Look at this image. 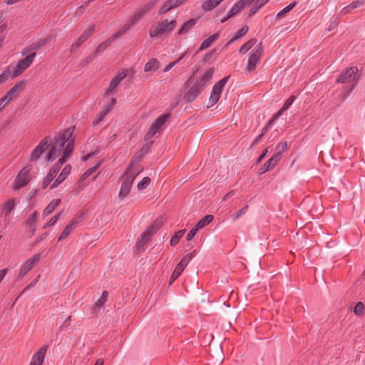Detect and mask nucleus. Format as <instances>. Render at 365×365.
I'll list each match as a JSON object with an SVG mask.
<instances>
[{
  "instance_id": "nucleus-34",
  "label": "nucleus",
  "mask_w": 365,
  "mask_h": 365,
  "mask_svg": "<svg viewBox=\"0 0 365 365\" xmlns=\"http://www.w3.org/2000/svg\"><path fill=\"white\" fill-rule=\"evenodd\" d=\"M257 40L255 38L250 39L248 41L245 43L240 48L239 51L242 54H245L247 52L255 43Z\"/></svg>"
},
{
  "instance_id": "nucleus-54",
  "label": "nucleus",
  "mask_w": 365,
  "mask_h": 365,
  "mask_svg": "<svg viewBox=\"0 0 365 365\" xmlns=\"http://www.w3.org/2000/svg\"><path fill=\"white\" fill-rule=\"evenodd\" d=\"M198 230V228L197 227H194L193 229H192L189 232L188 234L187 235V237H186V240L187 241H190L191 240L194 236L196 235L197 232Z\"/></svg>"
},
{
  "instance_id": "nucleus-31",
  "label": "nucleus",
  "mask_w": 365,
  "mask_h": 365,
  "mask_svg": "<svg viewBox=\"0 0 365 365\" xmlns=\"http://www.w3.org/2000/svg\"><path fill=\"white\" fill-rule=\"evenodd\" d=\"M185 267L180 264V263L178 264L176 267L175 268L171 277L170 279V284L173 283L174 281H175L181 274V273L185 269Z\"/></svg>"
},
{
  "instance_id": "nucleus-42",
  "label": "nucleus",
  "mask_w": 365,
  "mask_h": 365,
  "mask_svg": "<svg viewBox=\"0 0 365 365\" xmlns=\"http://www.w3.org/2000/svg\"><path fill=\"white\" fill-rule=\"evenodd\" d=\"M50 40H51L50 37L41 39L38 42H36V43H33L31 45V50H37L39 48H41V46H44L45 44H46Z\"/></svg>"
},
{
  "instance_id": "nucleus-4",
  "label": "nucleus",
  "mask_w": 365,
  "mask_h": 365,
  "mask_svg": "<svg viewBox=\"0 0 365 365\" xmlns=\"http://www.w3.org/2000/svg\"><path fill=\"white\" fill-rule=\"evenodd\" d=\"M360 78L359 69L356 66H351L343 71L337 78L336 83L351 84L349 92H351Z\"/></svg>"
},
{
  "instance_id": "nucleus-6",
  "label": "nucleus",
  "mask_w": 365,
  "mask_h": 365,
  "mask_svg": "<svg viewBox=\"0 0 365 365\" xmlns=\"http://www.w3.org/2000/svg\"><path fill=\"white\" fill-rule=\"evenodd\" d=\"M228 78L229 76H226L214 85L209 98L207 108L213 106L218 102L224 87L228 81Z\"/></svg>"
},
{
  "instance_id": "nucleus-3",
  "label": "nucleus",
  "mask_w": 365,
  "mask_h": 365,
  "mask_svg": "<svg viewBox=\"0 0 365 365\" xmlns=\"http://www.w3.org/2000/svg\"><path fill=\"white\" fill-rule=\"evenodd\" d=\"M140 171L141 169L138 165L133 164L122 176V185L118 193V198L120 201L124 200L129 195L133 182Z\"/></svg>"
},
{
  "instance_id": "nucleus-52",
  "label": "nucleus",
  "mask_w": 365,
  "mask_h": 365,
  "mask_svg": "<svg viewBox=\"0 0 365 365\" xmlns=\"http://www.w3.org/2000/svg\"><path fill=\"white\" fill-rule=\"evenodd\" d=\"M99 165H100V162H98L94 166H93L92 168H91L88 170H86L83 174V177L87 178V177L90 176L92 173H93L96 170V169L98 168Z\"/></svg>"
},
{
  "instance_id": "nucleus-26",
  "label": "nucleus",
  "mask_w": 365,
  "mask_h": 365,
  "mask_svg": "<svg viewBox=\"0 0 365 365\" xmlns=\"http://www.w3.org/2000/svg\"><path fill=\"white\" fill-rule=\"evenodd\" d=\"M219 36H220L219 33H216V34L210 36L209 38L205 39L202 41V43H201L200 46L199 48V51H202V50H205L207 48H208L212 42H214L215 41L218 39Z\"/></svg>"
},
{
  "instance_id": "nucleus-23",
  "label": "nucleus",
  "mask_w": 365,
  "mask_h": 365,
  "mask_svg": "<svg viewBox=\"0 0 365 365\" xmlns=\"http://www.w3.org/2000/svg\"><path fill=\"white\" fill-rule=\"evenodd\" d=\"M224 0H206L201 4L203 11H211L217 7Z\"/></svg>"
},
{
  "instance_id": "nucleus-20",
  "label": "nucleus",
  "mask_w": 365,
  "mask_h": 365,
  "mask_svg": "<svg viewBox=\"0 0 365 365\" xmlns=\"http://www.w3.org/2000/svg\"><path fill=\"white\" fill-rule=\"evenodd\" d=\"M25 81H21L17 83L14 87H12L6 94L5 96L10 100L13 101L22 90V87L24 85Z\"/></svg>"
},
{
  "instance_id": "nucleus-41",
  "label": "nucleus",
  "mask_w": 365,
  "mask_h": 365,
  "mask_svg": "<svg viewBox=\"0 0 365 365\" xmlns=\"http://www.w3.org/2000/svg\"><path fill=\"white\" fill-rule=\"evenodd\" d=\"M108 295V292L107 291H104L102 293L101 297L95 304V308H94L95 309L103 307L104 303L107 301Z\"/></svg>"
},
{
  "instance_id": "nucleus-63",
  "label": "nucleus",
  "mask_w": 365,
  "mask_h": 365,
  "mask_svg": "<svg viewBox=\"0 0 365 365\" xmlns=\"http://www.w3.org/2000/svg\"><path fill=\"white\" fill-rule=\"evenodd\" d=\"M6 274V269L0 270V282L4 278Z\"/></svg>"
},
{
  "instance_id": "nucleus-62",
  "label": "nucleus",
  "mask_w": 365,
  "mask_h": 365,
  "mask_svg": "<svg viewBox=\"0 0 365 365\" xmlns=\"http://www.w3.org/2000/svg\"><path fill=\"white\" fill-rule=\"evenodd\" d=\"M263 138L262 135H259L255 140L254 141L252 142V145H257V143H259L262 138Z\"/></svg>"
},
{
  "instance_id": "nucleus-5",
  "label": "nucleus",
  "mask_w": 365,
  "mask_h": 365,
  "mask_svg": "<svg viewBox=\"0 0 365 365\" xmlns=\"http://www.w3.org/2000/svg\"><path fill=\"white\" fill-rule=\"evenodd\" d=\"M176 25L177 21L174 19L170 21L166 19L163 21H158L155 26L150 29L149 35L151 38L160 37L166 33L172 31Z\"/></svg>"
},
{
  "instance_id": "nucleus-12",
  "label": "nucleus",
  "mask_w": 365,
  "mask_h": 365,
  "mask_svg": "<svg viewBox=\"0 0 365 365\" xmlns=\"http://www.w3.org/2000/svg\"><path fill=\"white\" fill-rule=\"evenodd\" d=\"M168 118V115H162L159 116L151 125L148 132L145 135V140H148L152 138L159 129L165 123Z\"/></svg>"
},
{
  "instance_id": "nucleus-53",
  "label": "nucleus",
  "mask_w": 365,
  "mask_h": 365,
  "mask_svg": "<svg viewBox=\"0 0 365 365\" xmlns=\"http://www.w3.org/2000/svg\"><path fill=\"white\" fill-rule=\"evenodd\" d=\"M60 214L54 215L51 218V220L47 222V224L44 226V228H46L47 227L53 226L54 225L56 222L58 220Z\"/></svg>"
},
{
  "instance_id": "nucleus-48",
  "label": "nucleus",
  "mask_w": 365,
  "mask_h": 365,
  "mask_svg": "<svg viewBox=\"0 0 365 365\" xmlns=\"http://www.w3.org/2000/svg\"><path fill=\"white\" fill-rule=\"evenodd\" d=\"M107 115L106 110H102L99 113L96 118L93 120V125H97L104 119L105 116Z\"/></svg>"
},
{
  "instance_id": "nucleus-49",
  "label": "nucleus",
  "mask_w": 365,
  "mask_h": 365,
  "mask_svg": "<svg viewBox=\"0 0 365 365\" xmlns=\"http://www.w3.org/2000/svg\"><path fill=\"white\" fill-rule=\"evenodd\" d=\"M11 101H10L5 95L0 98V112L9 105Z\"/></svg>"
},
{
  "instance_id": "nucleus-24",
  "label": "nucleus",
  "mask_w": 365,
  "mask_h": 365,
  "mask_svg": "<svg viewBox=\"0 0 365 365\" xmlns=\"http://www.w3.org/2000/svg\"><path fill=\"white\" fill-rule=\"evenodd\" d=\"M160 67V63L156 58L150 59L144 66V71H155Z\"/></svg>"
},
{
  "instance_id": "nucleus-2",
  "label": "nucleus",
  "mask_w": 365,
  "mask_h": 365,
  "mask_svg": "<svg viewBox=\"0 0 365 365\" xmlns=\"http://www.w3.org/2000/svg\"><path fill=\"white\" fill-rule=\"evenodd\" d=\"M215 72L214 68H210L205 71L204 74L196 80L195 83L190 86L187 91L185 93V98L188 102L194 101L197 96L204 90L206 83L211 80Z\"/></svg>"
},
{
  "instance_id": "nucleus-28",
  "label": "nucleus",
  "mask_w": 365,
  "mask_h": 365,
  "mask_svg": "<svg viewBox=\"0 0 365 365\" xmlns=\"http://www.w3.org/2000/svg\"><path fill=\"white\" fill-rule=\"evenodd\" d=\"M87 38H88L86 37V36L82 34L78 38L76 41L71 45L70 48V51L71 53H75L78 50V48L87 40Z\"/></svg>"
},
{
  "instance_id": "nucleus-19",
  "label": "nucleus",
  "mask_w": 365,
  "mask_h": 365,
  "mask_svg": "<svg viewBox=\"0 0 365 365\" xmlns=\"http://www.w3.org/2000/svg\"><path fill=\"white\" fill-rule=\"evenodd\" d=\"M250 4V0H240L237 2H236L232 8L231 9V10L228 12V15L230 16V17H232L235 15H237L240 11V10H242L244 7L248 6Z\"/></svg>"
},
{
  "instance_id": "nucleus-38",
  "label": "nucleus",
  "mask_w": 365,
  "mask_h": 365,
  "mask_svg": "<svg viewBox=\"0 0 365 365\" xmlns=\"http://www.w3.org/2000/svg\"><path fill=\"white\" fill-rule=\"evenodd\" d=\"M296 1L291 3L287 6L281 10L279 12H278V14H277V17L278 19L283 18L288 12H289L296 6Z\"/></svg>"
},
{
  "instance_id": "nucleus-33",
  "label": "nucleus",
  "mask_w": 365,
  "mask_h": 365,
  "mask_svg": "<svg viewBox=\"0 0 365 365\" xmlns=\"http://www.w3.org/2000/svg\"><path fill=\"white\" fill-rule=\"evenodd\" d=\"M213 215H207L205 216L202 220H200L197 224L196 225V227L198 228V230L202 229L205 227L206 225L210 224L213 220Z\"/></svg>"
},
{
  "instance_id": "nucleus-37",
  "label": "nucleus",
  "mask_w": 365,
  "mask_h": 365,
  "mask_svg": "<svg viewBox=\"0 0 365 365\" xmlns=\"http://www.w3.org/2000/svg\"><path fill=\"white\" fill-rule=\"evenodd\" d=\"M132 26H133V24H131V22H130V21H129L128 22H127V23L124 25V27H123L121 30H120V31H118L115 32V33L113 35L111 40H112V41H115V40L116 38H118V37H120V36H123V34H125V32H126V31H128V29H129Z\"/></svg>"
},
{
  "instance_id": "nucleus-47",
  "label": "nucleus",
  "mask_w": 365,
  "mask_h": 365,
  "mask_svg": "<svg viewBox=\"0 0 365 365\" xmlns=\"http://www.w3.org/2000/svg\"><path fill=\"white\" fill-rule=\"evenodd\" d=\"M193 258V254L192 253H188L184 257L180 260L179 262L180 264L184 266L185 267H187L188 263L191 261V259Z\"/></svg>"
},
{
  "instance_id": "nucleus-8",
  "label": "nucleus",
  "mask_w": 365,
  "mask_h": 365,
  "mask_svg": "<svg viewBox=\"0 0 365 365\" xmlns=\"http://www.w3.org/2000/svg\"><path fill=\"white\" fill-rule=\"evenodd\" d=\"M30 171L31 168L29 167H24L21 170L14 181V190H18L28 184V182L30 181Z\"/></svg>"
},
{
  "instance_id": "nucleus-1",
  "label": "nucleus",
  "mask_w": 365,
  "mask_h": 365,
  "mask_svg": "<svg viewBox=\"0 0 365 365\" xmlns=\"http://www.w3.org/2000/svg\"><path fill=\"white\" fill-rule=\"evenodd\" d=\"M73 132V128H69L54 138L53 144L46 155L47 160L53 161L61 153H63V156L58 160L57 163L50 169L48 173L43 178L42 183L43 188L46 187L55 178L61 166L73 152L74 140L73 139H71Z\"/></svg>"
},
{
  "instance_id": "nucleus-13",
  "label": "nucleus",
  "mask_w": 365,
  "mask_h": 365,
  "mask_svg": "<svg viewBox=\"0 0 365 365\" xmlns=\"http://www.w3.org/2000/svg\"><path fill=\"white\" fill-rule=\"evenodd\" d=\"M41 255L36 254L32 258L29 259L22 266L19 273V278L24 277L40 259Z\"/></svg>"
},
{
  "instance_id": "nucleus-56",
  "label": "nucleus",
  "mask_w": 365,
  "mask_h": 365,
  "mask_svg": "<svg viewBox=\"0 0 365 365\" xmlns=\"http://www.w3.org/2000/svg\"><path fill=\"white\" fill-rule=\"evenodd\" d=\"M95 26L93 25L90 26L88 29H87L83 34L86 36L87 38H88L94 31Z\"/></svg>"
},
{
  "instance_id": "nucleus-7",
  "label": "nucleus",
  "mask_w": 365,
  "mask_h": 365,
  "mask_svg": "<svg viewBox=\"0 0 365 365\" xmlns=\"http://www.w3.org/2000/svg\"><path fill=\"white\" fill-rule=\"evenodd\" d=\"M36 53L33 52L26 58L18 61L17 64L12 68L11 73L13 78H16L26 71L33 63Z\"/></svg>"
},
{
  "instance_id": "nucleus-18",
  "label": "nucleus",
  "mask_w": 365,
  "mask_h": 365,
  "mask_svg": "<svg viewBox=\"0 0 365 365\" xmlns=\"http://www.w3.org/2000/svg\"><path fill=\"white\" fill-rule=\"evenodd\" d=\"M71 170V165H66L62 170L60 175L58 176V178L53 182V183L51 185L50 189H53L54 187H57L59 184H61L62 182H63L66 180V178L68 177V175L70 174Z\"/></svg>"
},
{
  "instance_id": "nucleus-39",
  "label": "nucleus",
  "mask_w": 365,
  "mask_h": 365,
  "mask_svg": "<svg viewBox=\"0 0 365 365\" xmlns=\"http://www.w3.org/2000/svg\"><path fill=\"white\" fill-rule=\"evenodd\" d=\"M14 199H11L4 204L3 209L6 215H8L14 210Z\"/></svg>"
},
{
  "instance_id": "nucleus-50",
  "label": "nucleus",
  "mask_w": 365,
  "mask_h": 365,
  "mask_svg": "<svg viewBox=\"0 0 365 365\" xmlns=\"http://www.w3.org/2000/svg\"><path fill=\"white\" fill-rule=\"evenodd\" d=\"M111 41H112L111 39L108 40V41L99 44L96 48V53H99V52L103 51L110 45Z\"/></svg>"
},
{
  "instance_id": "nucleus-58",
  "label": "nucleus",
  "mask_w": 365,
  "mask_h": 365,
  "mask_svg": "<svg viewBox=\"0 0 365 365\" xmlns=\"http://www.w3.org/2000/svg\"><path fill=\"white\" fill-rule=\"evenodd\" d=\"M250 4L255 3L259 6L262 7L264 4H266L269 0H250Z\"/></svg>"
},
{
  "instance_id": "nucleus-29",
  "label": "nucleus",
  "mask_w": 365,
  "mask_h": 365,
  "mask_svg": "<svg viewBox=\"0 0 365 365\" xmlns=\"http://www.w3.org/2000/svg\"><path fill=\"white\" fill-rule=\"evenodd\" d=\"M76 224L77 222L76 220H73L72 222L68 224L59 236L58 241L66 238L70 234V232L75 229Z\"/></svg>"
},
{
  "instance_id": "nucleus-51",
  "label": "nucleus",
  "mask_w": 365,
  "mask_h": 365,
  "mask_svg": "<svg viewBox=\"0 0 365 365\" xmlns=\"http://www.w3.org/2000/svg\"><path fill=\"white\" fill-rule=\"evenodd\" d=\"M278 118H275V115H274V117L269 120V121L267 123V124L263 128L262 130V133L259 134V135H262V136H264L267 132L268 131V130L269 129V127L271 126V125Z\"/></svg>"
},
{
  "instance_id": "nucleus-32",
  "label": "nucleus",
  "mask_w": 365,
  "mask_h": 365,
  "mask_svg": "<svg viewBox=\"0 0 365 365\" xmlns=\"http://www.w3.org/2000/svg\"><path fill=\"white\" fill-rule=\"evenodd\" d=\"M247 31H248V26H244L237 32V34L230 39V41L227 43L226 46H227L230 45L231 43H234L235 41H236L241 37L244 36L247 33Z\"/></svg>"
},
{
  "instance_id": "nucleus-21",
  "label": "nucleus",
  "mask_w": 365,
  "mask_h": 365,
  "mask_svg": "<svg viewBox=\"0 0 365 365\" xmlns=\"http://www.w3.org/2000/svg\"><path fill=\"white\" fill-rule=\"evenodd\" d=\"M196 24V19H190V20L185 21L182 27L179 29L178 34L179 36H185L189 31L194 27Z\"/></svg>"
},
{
  "instance_id": "nucleus-43",
  "label": "nucleus",
  "mask_w": 365,
  "mask_h": 365,
  "mask_svg": "<svg viewBox=\"0 0 365 365\" xmlns=\"http://www.w3.org/2000/svg\"><path fill=\"white\" fill-rule=\"evenodd\" d=\"M364 305L361 302H359L354 308V312L356 315L361 316L364 314Z\"/></svg>"
},
{
  "instance_id": "nucleus-25",
  "label": "nucleus",
  "mask_w": 365,
  "mask_h": 365,
  "mask_svg": "<svg viewBox=\"0 0 365 365\" xmlns=\"http://www.w3.org/2000/svg\"><path fill=\"white\" fill-rule=\"evenodd\" d=\"M364 1L363 0H356V1H353L351 4L348 5L347 6L344 7L340 11V14L344 15L350 12L354 9H356L362 5H364Z\"/></svg>"
},
{
  "instance_id": "nucleus-11",
  "label": "nucleus",
  "mask_w": 365,
  "mask_h": 365,
  "mask_svg": "<svg viewBox=\"0 0 365 365\" xmlns=\"http://www.w3.org/2000/svg\"><path fill=\"white\" fill-rule=\"evenodd\" d=\"M158 0H152L141 7L129 20L131 24L135 25L143 16L147 14L155 6Z\"/></svg>"
},
{
  "instance_id": "nucleus-22",
  "label": "nucleus",
  "mask_w": 365,
  "mask_h": 365,
  "mask_svg": "<svg viewBox=\"0 0 365 365\" xmlns=\"http://www.w3.org/2000/svg\"><path fill=\"white\" fill-rule=\"evenodd\" d=\"M280 160L277 156H274V155L272 156L271 158H269L262 167L261 172L262 173H264L270 170H272L276 165L278 163V162Z\"/></svg>"
},
{
  "instance_id": "nucleus-55",
  "label": "nucleus",
  "mask_w": 365,
  "mask_h": 365,
  "mask_svg": "<svg viewBox=\"0 0 365 365\" xmlns=\"http://www.w3.org/2000/svg\"><path fill=\"white\" fill-rule=\"evenodd\" d=\"M261 8H262L261 6H259V5L254 3L253 6H252V8L250 10L249 16H252L253 14H256Z\"/></svg>"
},
{
  "instance_id": "nucleus-27",
  "label": "nucleus",
  "mask_w": 365,
  "mask_h": 365,
  "mask_svg": "<svg viewBox=\"0 0 365 365\" xmlns=\"http://www.w3.org/2000/svg\"><path fill=\"white\" fill-rule=\"evenodd\" d=\"M61 199H56L51 202L50 204L44 209L43 216H47L52 213V212L60 205Z\"/></svg>"
},
{
  "instance_id": "nucleus-35",
  "label": "nucleus",
  "mask_w": 365,
  "mask_h": 365,
  "mask_svg": "<svg viewBox=\"0 0 365 365\" xmlns=\"http://www.w3.org/2000/svg\"><path fill=\"white\" fill-rule=\"evenodd\" d=\"M287 143L286 141L280 142L276 147V152L274 154L279 159H281L282 154L287 150Z\"/></svg>"
},
{
  "instance_id": "nucleus-9",
  "label": "nucleus",
  "mask_w": 365,
  "mask_h": 365,
  "mask_svg": "<svg viewBox=\"0 0 365 365\" xmlns=\"http://www.w3.org/2000/svg\"><path fill=\"white\" fill-rule=\"evenodd\" d=\"M262 51H263L262 44V43H259V44L257 45V46L251 52L249 59H248V61H247V68H246V69L249 72L252 71L255 68L257 63L259 62V61L262 56Z\"/></svg>"
},
{
  "instance_id": "nucleus-14",
  "label": "nucleus",
  "mask_w": 365,
  "mask_h": 365,
  "mask_svg": "<svg viewBox=\"0 0 365 365\" xmlns=\"http://www.w3.org/2000/svg\"><path fill=\"white\" fill-rule=\"evenodd\" d=\"M50 142V138L47 137L42 140L33 150L30 157L31 160H35L38 159L41 155L48 148Z\"/></svg>"
},
{
  "instance_id": "nucleus-44",
  "label": "nucleus",
  "mask_w": 365,
  "mask_h": 365,
  "mask_svg": "<svg viewBox=\"0 0 365 365\" xmlns=\"http://www.w3.org/2000/svg\"><path fill=\"white\" fill-rule=\"evenodd\" d=\"M150 178L149 177L143 178L141 181L138 183V189L139 190H145L150 183Z\"/></svg>"
},
{
  "instance_id": "nucleus-57",
  "label": "nucleus",
  "mask_w": 365,
  "mask_h": 365,
  "mask_svg": "<svg viewBox=\"0 0 365 365\" xmlns=\"http://www.w3.org/2000/svg\"><path fill=\"white\" fill-rule=\"evenodd\" d=\"M95 26L93 25L90 26L88 29H87L83 34L86 36L87 38H88L94 31Z\"/></svg>"
},
{
  "instance_id": "nucleus-10",
  "label": "nucleus",
  "mask_w": 365,
  "mask_h": 365,
  "mask_svg": "<svg viewBox=\"0 0 365 365\" xmlns=\"http://www.w3.org/2000/svg\"><path fill=\"white\" fill-rule=\"evenodd\" d=\"M160 225L154 223L151 225L144 232L138 237L136 246L138 249L143 247L150 240V237L154 235L160 227Z\"/></svg>"
},
{
  "instance_id": "nucleus-16",
  "label": "nucleus",
  "mask_w": 365,
  "mask_h": 365,
  "mask_svg": "<svg viewBox=\"0 0 365 365\" xmlns=\"http://www.w3.org/2000/svg\"><path fill=\"white\" fill-rule=\"evenodd\" d=\"M187 0H168L159 9V14H164L170 9L178 7Z\"/></svg>"
},
{
  "instance_id": "nucleus-61",
  "label": "nucleus",
  "mask_w": 365,
  "mask_h": 365,
  "mask_svg": "<svg viewBox=\"0 0 365 365\" xmlns=\"http://www.w3.org/2000/svg\"><path fill=\"white\" fill-rule=\"evenodd\" d=\"M267 153H268V148L265 149L264 150V152L261 154V155L259 157V158L257 160V163L261 162L265 158V156L267 155Z\"/></svg>"
},
{
  "instance_id": "nucleus-59",
  "label": "nucleus",
  "mask_w": 365,
  "mask_h": 365,
  "mask_svg": "<svg viewBox=\"0 0 365 365\" xmlns=\"http://www.w3.org/2000/svg\"><path fill=\"white\" fill-rule=\"evenodd\" d=\"M177 63H178V61H173V62L170 63L169 64H168V65L165 67V68H164L163 71H164V72H168V71H170L171 68H173V67H174Z\"/></svg>"
},
{
  "instance_id": "nucleus-64",
  "label": "nucleus",
  "mask_w": 365,
  "mask_h": 365,
  "mask_svg": "<svg viewBox=\"0 0 365 365\" xmlns=\"http://www.w3.org/2000/svg\"><path fill=\"white\" fill-rule=\"evenodd\" d=\"M112 108V105L108 103L107 105L103 106V110H106V113H108Z\"/></svg>"
},
{
  "instance_id": "nucleus-17",
  "label": "nucleus",
  "mask_w": 365,
  "mask_h": 365,
  "mask_svg": "<svg viewBox=\"0 0 365 365\" xmlns=\"http://www.w3.org/2000/svg\"><path fill=\"white\" fill-rule=\"evenodd\" d=\"M47 349V346H43L34 354L29 365H42Z\"/></svg>"
},
{
  "instance_id": "nucleus-36",
  "label": "nucleus",
  "mask_w": 365,
  "mask_h": 365,
  "mask_svg": "<svg viewBox=\"0 0 365 365\" xmlns=\"http://www.w3.org/2000/svg\"><path fill=\"white\" fill-rule=\"evenodd\" d=\"M132 26H133V24H131V22H130V21H129L128 22H127V23L124 25V27H123L121 30H120V31H118L115 32V33L113 35L111 40H112V41H115V40L116 38H118V37H120V36H123V34H125V32H126V31H128V29H129Z\"/></svg>"
},
{
  "instance_id": "nucleus-30",
  "label": "nucleus",
  "mask_w": 365,
  "mask_h": 365,
  "mask_svg": "<svg viewBox=\"0 0 365 365\" xmlns=\"http://www.w3.org/2000/svg\"><path fill=\"white\" fill-rule=\"evenodd\" d=\"M295 97L294 96H290L284 103L283 107L275 114V118H279L282 113L287 110L294 103Z\"/></svg>"
},
{
  "instance_id": "nucleus-46",
  "label": "nucleus",
  "mask_w": 365,
  "mask_h": 365,
  "mask_svg": "<svg viewBox=\"0 0 365 365\" xmlns=\"http://www.w3.org/2000/svg\"><path fill=\"white\" fill-rule=\"evenodd\" d=\"M37 217V212L34 211L32 215L27 219L26 225L29 227H32L35 225V222Z\"/></svg>"
},
{
  "instance_id": "nucleus-45",
  "label": "nucleus",
  "mask_w": 365,
  "mask_h": 365,
  "mask_svg": "<svg viewBox=\"0 0 365 365\" xmlns=\"http://www.w3.org/2000/svg\"><path fill=\"white\" fill-rule=\"evenodd\" d=\"M247 209H248V205H245V207H243L242 208L239 210L237 212H235L232 215V219L233 220H237L239 217H240L241 216L246 214Z\"/></svg>"
},
{
  "instance_id": "nucleus-15",
  "label": "nucleus",
  "mask_w": 365,
  "mask_h": 365,
  "mask_svg": "<svg viewBox=\"0 0 365 365\" xmlns=\"http://www.w3.org/2000/svg\"><path fill=\"white\" fill-rule=\"evenodd\" d=\"M127 71H123L122 72L118 73L111 80L108 88L105 91L104 95L105 96H108L110 95L119 83L127 76Z\"/></svg>"
},
{
  "instance_id": "nucleus-40",
  "label": "nucleus",
  "mask_w": 365,
  "mask_h": 365,
  "mask_svg": "<svg viewBox=\"0 0 365 365\" xmlns=\"http://www.w3.org/2000/svg\"><path fill=\"white\" fill-rule=\"evenodd\" d=\"M185 232V230H181L177 232L170 240V245L171 246L176 245L178 243L180 239L183 236Z\"/></svg>"
},
{
  "instance_id": "nucleus-60",
  "label": "nucleus",
  "mask_w": 365,
  "mask_h": 365,
  "mask_svg": "<svg viewBox=\"0 0 365 365\" xmlns=\"http://www.w3.org/2000/svg\"><path fill=\"white\" fill-rule=\"evenodd\" d=\"M9 72L3 73L0 75V83H4L8 80Z\"/></svg>"
}]
</instances>
